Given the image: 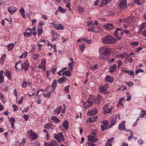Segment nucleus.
Returning a JSON list of instances; mask_svg holds the SVG:
<instances>
[{
	"mask_svg": "<svg viewBox=\"0 0 146 146\" xmlns=\"http://www.w3.org/2000/svg\"><path fill=\"white\" fill-rule=\"evenodd\" d=\"M116 40L111 36H107L104 38L102 39V41L103 43L106 44H108L111 43L115 42Z\"/></svg>",
	"mask_w": 146,
	"mask_h": 146,
	"instance_id": "2",
	"label": "nucleus"
},
{
	"mask_svg": "<svg viewBox=\"0 0 146 146\" xmlns=\"http://www.w3.org/2000/svg\"><path fill=\"white\" fill-rule=\"evenodd\" d=\"M42 31L43 30L42 27H38L37 32L38 35H40L42 34Z\"/></svg>",
	"mask_w": 146,
	"mask_h": 146,
	"instance_id": "33",
	"label": "nucleus"
},
{
	"mask_svg": "<svg viewBox=\"0 0 146 146\" xmlns=\"http://www.w3.org/2000/svg\"><path fill=\"white\" fill-rule=\"evenodd\" d=\"M58 145L56 141L53 140L49 143L45 142L44 144V146H57Z\"/></svg>",
	"mask_w": 146,
	"mask_h": 146,
	"instance_id": "11",
	"label": "nucleus"
},
{
	"mask_svg": "<svg viewBox=\"0 0 146 146\" xmlns=\"http://www.w3.org/2000/svg\"><path fill=\"white\" fill-rule=\"evenodd\" d=\"M51 35L52 41H55L56 40L59 38L60 36V35L54 30L51 31Z\"/></svg>",
	"mask_w": 146,
	"mask_h": 146,
	"instance_id": "7",
	"label": "nucleus"
},
{
	"mask_svg": "<svg viewBox=\"0 0 146 146\" xmlns=\"http://www.w3.org/2000/svg\"><path fill=\"white\" fill-rule=\"evenodd\" d=\"M145 114H146V111L142 110L140 113L139 117L140 118L143 117Z\"/></svg>",
	"mask_w": 146,
	"mask_h": 146,
	"instance_id": "36",
	"label": "nucleus"
},
{
	"mask_svg": "<svg viewBox=\"0 0 146 146\" xmlns=\"http://www.w3.org/2000/svg\"><path fill=\"white\" fill-rule=\"evenodd\" d=\"M22 86L23 87L25 88L27 86V83L25 81H23L22 83Z\"/></svg>",
	"mask_w": 146,
	"mask_h": 146,
	"instance_id": "62",
	"label": "nucleus"
},
{
	"mask_svg": "<svg viewBox=\"0 0 146 146\" xmlns=\"http://www.w3.org/2000/svg\"><path fill=\"white\" fill-rule=\"evenodd\" d=\"M97 118L98 116L92 117H90L89 119H87V122H88L91 123L94 122L96 121Z\"/></svg>",
	"mask_w": 146,
	"mask_h": 146,
	"instance_id": "25",
	"label": "nucleus"
},
{
	"mask_svg": "<svg viewBox=\"0 0 146 146\" xmlns=\"http://www.w3.org/2000/svg\"><path fill=\"white\" fill-rule=\"evenodd\" d=\"M23 34L24 36L26 37H27L29 36H31V33L30 32H25Z\"/></svg>",
	"mask_w": 146,
	"mask_h": 146,
	"instance_id": "49",
	"label": "nucleus"
},
{
	"mask_svg": "<svg viewBox=\"0 0 146 146\" xmlns=\"http://www.w3.org/2000/svg\"><path fill=\"white\" fill-rule=\"evenodd\" d=\"M125 121H123L118 126V129L121 131H124L125 129Z\"/></svg>",
	"mask_w": 146,
	"mask_h": 146,
	"instance_id": "17",
	"label": "nucleus"
},
{
	"mask_svg": "<svg viewBox=\"0 0 146 146\" xmlns=\"http://www.w3.org/2000/svg\"><path fill=\"white\" fill-rule=\"evenodd\" d=\"M67 80V78H59L58 80V82L59 84H61L64 82L66 81Z\"/></svg>",
	"mask_w": 146,
	"mask_h": 146,
	"instance_id": "30",
	"label": "nucleus"
},
{
	"mask_svg": "<svg viewBox=\"0 0 146 146\" xmlns=\"http://www.w3.org/2000/svg\"><path fill=\"white\" fill-rule=\"evenodd\" d=\"M79 48L82 52L84 50L85 48V43H82L79 46Z\"/></svg>",
	"mask_w": 146,
	"mask_h": 146,
	"instance_id": "34",
	"label": "nucleus"
},
{
	"mask_svg": "<svg viewBox=\"0 0 146 146\" xmlns=\"http://www.w3.org/2000/svg\"><path fill=\"white\" fill-rule=\"evenodd\" d=\"M114 139V138L113 137H112L111 138L109 139L107 141V142L108 143H111L112 142V141H113V140Z\"/></svg>",
	"mask_w": 146,
	"mask_h": 146,
	"instance_id": "64",
	"label": "nucleus"
},
{
	"mask_svg": "<svg viewBox=\"0 0 146 146\" xmlns=\"http://www.w3.org/2000/svg\"><path fill=\"white\" fill-rule=\"evenodd\" d=\"M9 120L11 122V124L14 123V122L15 121V120L14 118L13 117H11L9 119Z\"/></svg>",
	"mask_w": 146,
	"mask_h": 146,
	"instance_id": "59",
	"label": "nucleus"
},
{
	"mask_svg": "<svg viewBox=\"0 0 146 146\" xmlns=\"http://www.w3.org/2000/svg\"><path fill=\"white\" fill-rule=\"evenodd\" d=\"M98 112L96 108H94L92 110H89L87 113L88 116H93L96 115Z\"/></svg>",
	"mask_w": 146,
	"mask_h": 146,
	"instance_id": "13",
	"label": "nucleus"
},
{
	"mask_svg": "<svg viewBox=\"0 0 146 146\" xmlns=\"http://www.w3.org/2000/svg\"><path fill=\"white\" fill-rule=\"evenodd\" d=\"M78 12L81 14H82L84 12L83 9L81 6H79L78 7Z\"/></svg>",
	"mask_w": 146,
	"mask_h": 146,
	"instance_id": "42",
	"label": "nucleus"
},
{
	"mask_svg": "<svg viewBox=\"0 0 146 146\" xmlns=\"http://www.w3.org/2000/svg\"><path fill=\"white\" fill-rule=\"evenodd\" d=\"M63 127L66 130H67L68 127V122L66 120L64 121L62 123Z\"/></svg>",
	"mask_w": 146,
	"mask_h": 146,
	"instance_id": "27",
	"label": "nucleus"
},
{
	"mask_svg": "<svg viewBox=\"0 0 146 146\" xmlns=\"http://www.w3.org/2000/svg\"><path fill=\"white\" fill-rule=\"evenodd\" d=\"M23 117L25 119V120L27 121L29 119V116L28 115L25 114L23 115Z\"/></svg>",
	"mask_w": 146,
	"mask_h": 146,
	"instance_id": "51",
	"label": "nucleus"
},
{
	"mask_svg": "<svg viewBox=\"0 0 146 146\" xmlns=\"http://www.w3.org/2000/svg\"><path fill=\"white\" fill-rule=\"evenodd\" d=\"M145 25H146V24L145 23H143L141 24L139 28V31H141L142 30L144 29Z\"/></svg>",
	"mask_w": 146,
	"mask_h": 146,
	"instance_id": "38",
	"label": "nucleus"
},
{
	"mask_svg": "<svg viewBox=\"0 0 146 146\" xmlns=\"http://www.w3.org/2000/svg\"><path fill=\"white\" fill-rule=\"evenodd\" d=\"M17 10V8L14 6L9 7L8 9L9 12L12 14L14 13Z\"/></svg>",
	"mask_w": 146,
	"mask_h": 146,
	"instance_id": "15",
	"label": "nucleus"
},
{
	"mask_svg": "<svg viewBox=\"0 0 146 146\" xmlns=\"http://www.w3.org/2000/svg\"><path fill=\"white\" fill-rule=\"evenodd\" d=\"M121 70L125 73L129 74L131 76H133L134 75V73L133 71H129L124 70L123 68H121Z\"/></svg>",
	"mask_w": 146,
	"mask_h": 146,
	"instance_id": "20",
	"label": "nucleus"
},
{
	"mask_svg": "<svg viewBox=\"0 0 146 146\" xmlns=\"http://www.w3.org/2000/svg\"><path fill=\"white\" fill-rule=\"evenodd\" d=\"M51 119L55 122L59 123L60 122V119L56 116H54L51 117Z\"/></svg>",
	"mask_w": 146,
	"mask_h": 146,
	"instance_id": "32",
	"label": "nucleus"
},
{
	"mask_svg": "<svg viewBox=\"0 0 146 146\" xmlns=\"http://www.w3.org/2000/svg\"><path fill=\"white\" fill-rule=\"evenodd\" d=\"M131 45L133 46H137L138 45V42H133L131 43Z\"/></svg>",
	"mask_w": 146,
	"mask_h": 146,
	"instance_id": "57",
	"label": "nucleus"
},
{
	"mask_svg": "<svg viewBox=\"0 0 146 146\" xmlns=\"http://www.w3.org/2000/svg\"><path fill=\"white\" fill-rule=\"evenodd\" d=\"M82 40L84 41L85 42L88 44H91L92 43V40L91 39H87L85 38H83Z\"/></svg>",
	"mask_w": 146,
	"mask_h": 146,
	"instance_id": "43",
	"label": "nucleus"
},
{
	"mask_svg": "<svg viewBox=\"0 0 146 146\" xmlns=\"http://www.w3.org/2000/svg\"><path fill=\"white\" fill-rule=\"evenodd\" d=\"M98 132V130L96 129H92V132L93 135L94 136H96V133Z\"/></svg>",
	"mask_w": 146,
	"mask_h": 146,
	"instance_id": "46",
	"label": "nucleus"
},
{
	"mask_svg": "<svg viewBox=\"0 0 146 146\" xmlns=\"http://www.w3.org/2000/svg\"><path fill=\"white\" fill-rule=\"evenodd\" d=\"M126 94L127 95V97L126 99L127 100H130L131 98V95L129 94L128 92H127Z\"/></svg>",
	"mask_w": 146,
	"mask_h": 146,
	"instance_id": "54",
	"label": "nucleus"
},
{
	"mask_svg": "<svg viewBox=\"0 0 146 146\" xmlns=\"http://www.w3.org/2000/svg\"><path fill=\"white\" fill-rule=\"evenodd\" d=\"M111 0H102L101 2L100 7H102L104 5L110 3Z\"/></svg>",
	"mask_w": 146,
	"mask_h": 146,
	"instance_id": "21",
	"label": "nucleus"
},
{
	"mask_svg": "<svg viewBox=\"0 0 146 146\" xmlns=\"http://www.w3.org/2000/svg\"><path fill=\"white\" fill-rule=\"evenodd\" d=\"M96 136L94 135H89L88 136V140L90 142L93 143L96 142L98 141V139L96 138Z\"/></svg>",
	"mask_w": 146,
	"mask_h": 146,
	"instance_id": "10",
	"label": "nucleus"
},
{
	"mask_svg": "<svg viewBox=\"0 0 146 146\" xmlns=\"http://www.w3.org/2000/svg\"><path fill=\"white\" fill-rule=\"evenodd\" d=\"M58 9L62 13H65L66 12V9H63L60 6L58 7Z\"/></svg>",
	"mask_w": 146,
	"mask_h": 146,
	"instance_id": "40",
	"label": "nucleus"
},
{
	"mask_svg": "<svg viewBox=\"0 0 146 146\" xmlns=\"http://www.w3.org/2000/svg\"><path fill=\"white\" fill-rule=\"evenodd\" d=\"M117 121V116L116 115H113L111 117V119L110 120V123L111 124V125L110 127L114 125L116 123Z\"/></svg>",
	"mask_w": 146,
	"mask_h": 146,
	"instance_id": "8",
	"label": "nucleus"
},
{
	"mask_svg": "<svg viewBox=\"0 0 146 146\" xmlns=\"http://www.w3.org/2000/svg\"><path fill=\"white\" fill-rule=\"evenodd\" d=\"M104 27L105 29L108 30H112L114 28L113 25L111 23H107L105 24Z\"/></svg>",
	"mask_w": 146,
	"mask_h": 146,
	"instance_id": "14",
	"label": "nucleus"
},
{
	"mask_svg": "<svg viewBox=\"0 0 146 146\" xmlns=\"http://www.w3.org/2000/svg\"><path fill=\"white\" fill-rule=\"evenodd\" d=\"M123 32L127 34H129L131 33L130 31L129 30H127V29H125L123 30Z\"/></svg>",
	"mask_w": 146,
	"mask_h": 146,
	"instance_id": "60",
	"label": "nucleus"
},
{
	"mask_svg": "<svg viewBox=\"0 0 146 146\" xmlns=\"http://www.w3.org/2000/svg\"><path fill=\"white\" fill-rule=\"evenodd\" d=\"M100 92L101 93L104 94H107L108 92L107 90L104 88V87H102L100 89Z\"/></svg>",
	"mask_w": 146,
	"mask_h": 146,
	"instance_id": "37",
	"label": "nucleus"
},
{
	"mask_svg": "<svg viewBox=\"0 0 146 146\" xmlns=\"http://www.w3.org/2000/svg\"><path fill=\"white\" fill-rule=\"evenodd\" d=\"M62 108L61 106H59L56 108V109L54 111V114H58L60 112V111Z\"/></svg>",
	"mask_w": 146,
	"mask_h": 146,
	"instance_id": "23",
	"label": "nucleus"
},
{
	"mask_svg": "<svg viewBox=\"0 0 146 146\" xmlns=\"http://www.w3.org/2000/svg\"><path fill=\"white\" fill-rule=\"evenodd\" d=\"M12 107L14 109L13 110L14 111H17L18 110V108L17 107V105L14 104L13 106Z\"/></svg>",
	"mask_w": 146,
	"mask_h": 146,
	"instance_id": "52",
	"label": "nucleus"
},
{
	"mask_svg": "<svg viewBox=\"0 0 146 146\" xmlns=\"http://www.w3.org/2000/svg\"><path fill=\"white\" fill-rule=\"evenodd\" d=\"M63 75L68 77L70 76L71 75V73L69 71H66L63 73Z\"/></svg>",
	"mask_w": 146,
	"mask_h": 146,
	"instance_id": "39",
	"label": "nucleus"
},
{
	"mask_svg": "<svg viewBox=\"0 0 146 146\" xmlns=\"http://www.w3.org/2000/svg\"><path fill=\"white\" fill-rule=\"evenodd\" d=\"M43 90L42 89L41 90H38V91L37 92V96H38V94H40V95L42 94L43 93Z\"/></svg>",
	"mask_w": 146,
	"mask_h": 146,
	"instance_id": "58",
	"label": "nucleus"
},
{
	"mask_svg": "<svg viewBox=\"0 0 146 146\" xmlns=\"http://www.w3.org/2000/svg\"><path fill=\"white\" fill-rule=\"evenodd\" d=\"M74 62H70L68 64V66L69 68V69L72 71L73 69V66L74 65Z\"/></svg>",
	"mask_w": 146,
	"mask_h": 146,
	"instance_id": "41",
	"label": "nucleus"
},
{
	"mask_svg": "<svg viewBox=\"0 0 146 146\" xmlns=\"http://www.w3.org/2000/svg\"><path fill=\"white\" fill-rule=\"evenodd\" d=\"M28 134L29 135V137L32 140H34L36 139L37 138V134L32 131V130H30L28 132Z\"/></svg>",
	"mask_w": 146,
	"mask_h": 146,
	"instance_id": "5",
	"label": "nucleus"
},
{
	"mask_svg": "<svg viewBox=\"0 0 146 146\" xmlns=\"http://www.w3.org/2000/svg\"><path fill=\"white\" fill-rule=\"evenodd\" d=\"M4 74L5 76H7L8 78L10 80L11 78V73L9 70L6 71L4 73Z\"/></svg>",
	"mask_w": 146,
	"mask_h": 146,
	"instance_id": "26",
	"label": "nucleus"
},
{
	"mask_svg": "<svg viewBox=\"0 0 146 146\" xmlns=\"http://www.w3.org/2000/svg\"><path fill=\"white\" fill-rule=\"evenodd\" d=\"M14 44L13 43L9 44L7 45V47H8V50L9 51L11 50L14 46Z\"/></svg>",
	"mask_w": 146,
	"mask_h": 146,
	"instance_id": "29",
	"label": "nucleus"
},
{
	"mask_svg": "<svg viewBox=\"0 0 146 146\" xmlns=\"http://www.w3.org/2000/svg\"><path fill=\"white\" fill-rule=\"evenodd\" d=\"M114 33L116 38L119 40L121 39L123 34L122 29L119 28H117Z\"/></svg>",
	"mask_w": 146,
	"mask_h": 146,
	"instance_id": "4",
	"label": "nucleus"
},
{
	"mask_svg": "<svg viewBox=\"0 0 146 146\" xmlns=\"http://www.w3.org/2000/svg\"><path fill=\"white\" fill-rule=\"evenodd\" d=\"M101 123L102 124V125H105L107 126L108 124V121L105 120L102 121Z\"/></svg>",
	"mask_w": 146,
	"mask_h": 146,
	"instance_id": "53",
	"label": "nucleus"
},
{
	"mask_svg": "<svg viewBox=\"0 0 146 146\" xmlns=\"http://www.w3.org/2000/svg\"><path fill=\"white\" fill-rule=\"evenodd\" d=\"M118 67H119L122 64V62L121 60H119L117 62Z\"/></svg>",
	"mask_w": 146,
	"mask_h": 146,
	"instance_id": "61",
	"label": "nucleus"
},
{
	"mask_svg": "<svg viewBox=\"0 0 146 146\" xmlns=\"http://www.w3.org/2000/svg\"><path fill=\"white\" fill-rule=\"evenodd\" d=\"M144 72V71L143 70L141 69H139L137 70L135 72V74L136 75H137V74L139 73V72Z\"/></svg>",
	"mask_w": 146,
	"mask_h": 146,
	"instance_id": "48",
	"label": "nucleus"
},
{
	"mask_svg": "<svg viewBox=\"0 0 146 146\" xmlns=\"http://www.w3.org/2000/svg\"><path fill=\"white\" fill-rule=\"evenodd\" d=\"M126 3L127 1L126 0H121L119 4V6L120 8L124 9L127 7V6L126 4Z\"/></svg>",
	"mask_w": 146,
	"mask_h": 146,
	"instance_id": "12",
	"label": "nucleus"
},
{
	"mask_svg": "<svg viewBox=\"0 0 146 146\" xmlns=\"http://www.w3.org/2000/svg\"><path fill=\"white\" fill-rule=\"evenodd\" d=\"M52 92V91H51V90L48 93H47L46 95L45 96V97H46L47 98H49L50 96L51 93Z\"/></svg>",
	"mask_w": 146,
	"mask_h": 146,
	"instance_id": "55",
	"label": "nucleus"
},
{
	"mask_svg": "<svg viewBox=\"0 0 146 146\" xmlns=\"http://www.w3.org/2000/svg\"><path fill=\"white\" fill-rule=\"evenodd\" d=\"M19 12L21 14V15L23 18L25 17V11L23 7H21L19 11Z\"/></svg>",
	"mask_w": 146,
	"mask_h": 146,
	"instance_id": "31",
	"label": "nucleus"
},
{
	"mask_svg": "<svg viewBox=\"0 0 146 146\" xmlns=\"http://www.w3.org/2000/svg\"><path fill=\"white\" fill-rule=\"evenodd\" d=\"M108 128L107 126L105 125H101V129L102 131H104L106 130Z\"/></svg>",
	"mask_w": 146,
	"mask_h": 146,
	"instance_id": "45",
	"label": "nucleus"
},
{
	"mask_svg": "<svg viewBox=\"0 0 146 146\" xmlns=\"http://www.w3.org/2000/svg\"><path fill=\"white\" fill-rule=\"evenodd\" d=\"M3 71L1 70L0 71V83H2L4 80V77L3 76Z\"/></svg>",
	"mask_w": 146,
	"mask_h": 146,
	"instance_id": "28",
	"label": "nucleus"
},
{
	"mask_svg": "<svg viewBox=\"0 0 146 146\" xmlns=\"http://www.w3.org/2000/svg\"><path fill=\"white\" fill-rule=\"evenodd\" d=\"M114 78L111 76L107 75L105 78L106 81L109 82H112L113 81Z\"/></svg>",
	"mask_w": 146,
	"mask_h": 146,
	"instance_id": "22",
	"label": "nucleus"
},
{
	"mask_svg": "<svg viewBox=\"0 0 146 146\" xmlns=\"http://www.w3.org/2000/svg\"><path fill=\"white\" fill-rule=\"evenodd\" d=\"M54 28L58 30H62L65 29V27L60 24H55Z\"/></svg>",
	"mask_w": 146,
	"mask_h": 146,
	"instance_id": "18",
	"label": "nucleus"
},
{
	"mask_svg": "<svg viewBox=\"0 0 146 146\" xmlns=\"http://www.w3.org/2000/svg\"><path fill=\"white\" fill-rule=\"evenodd\" d=\"M108 104H107L106 105L104 106L103 107V108L104 109L103 111L104 114L110 113L112 111L113 108L111 107V108H110L109 107Z\"/></svg>",
	"mask_w": 146,
	"mask_h": 146,
	"instance_id": "9",
	"label": "nucleus"
},
{
	"mask_svg": "<svg viewBox=\"0 0 146 146\" xmlns=\"http://www.w3.org/2000/svg\"><path fill=\"white\" fill-rule=\"evenodd\" d=\"M116 65L114 64L111 65L110 67L109 68V71L110 73H113L115 72L116 70Z\"/></svg>",
	"mask_w": 146,
	"mask_h": 146,
	"instance_id": "19",
	"label": "nucleus"
},
{
	"mask_svg": "<svg viewBox=\"0 0 146 146\" xmlns=\"http://www.w3.org/2000/svg\"><path fill=\"white\" fill-rule=\"evenodd\" d=\"M70 86L69 85L67 86L64 89V91L66 93H68L69 92Z\"/></svg>",
	"mask_w": 146,
	"mask_h": 146,
	"instance_id": "56",
	"label": "nucleus"
},
{
	"mask_svg": "<svg viewBox=\"0 0 146 146\" xmlns=\"http://www.w3.org/2000/svg\"><path fill=\"white\" fill-rule=\"evenodd\" d=\"M29 109V107H26L22 111L23 113H26L27 111Z\"/></svg>",
	"mask_w": 146,
	"mask_h": 146,
	"instance_id": "63",
	"label": "nucleus"
},
{
	"mask_svg": "<svg viewBox=\"0 0 146 146\" xmlns=\"http://www.w3.org/2000/svg\"><path fill=\"white\" fill-rule=\"evenodd\" d=\"M56 80L55 79H54L51 85V87L52 88V89L51 90V91L53 92L56 89L57 84Z\"/></svg>",
	"mask_w": 146,
	"mask_h": 146,
	"instance_id": "24",
	"label": "nucleus"
},
{
	"mask_svg": "<svg viewBox=\"0 0 146 146\" xmlns=\"http://www.w3.org/2000/svg\"><path fill=\"white\" fill-rule=\"evenodd\" d=\"M99 54L100 58L106 60L110 54V49L107 46H102L99 49Z\"/></svg>",
	"mask_w": 146,
	"mask_h": 146,
	"instance_id": "1",
	"label": "nucleus"
},
{
	"mask_svg": "<svg viewBox=\"0 0 146 146\" xmlns=\"http://www.w3.org/2000/svg\"><path fill=\"white\" fill-rule=\"evenodd\" d=\"M125 83L128 86H131L134 85V84L131 81L127 82Z\"/></svg>",
	"mask_w": 146,
	"mask_h": 146,
	"instance_id": "47",
	"label": "nucleus"
},
{
	"mask_svg": "<svg viewBox=\"0 0 146 146\" xmlns=\"http://www.w3.org/2000/svg\"><path fill=\"white\" fill-rule=\"evenodd\" d=\"M94 27L93 26H92L88 28V30L89 31H93L96 32V30H95V29H94Z\"/></svg>",
	"mask_w": 146,
	"mask_h": 146,
	"instance_id": "50",
	"label": "nucleus"
},
{
	"mask_svg": "<svg viewBox=\"0 0 146 146\" xmlns=\"http://www.w3.org/2000/svg\"><path fill=\"white\" fill-rule=\"evenodd\" d=\"M57 67L56 65H54L52 68L51 71L53 73V74H54L55 72L56 71Z\"/></svg>",
	"mask_w": 146,
	"mask_h": 146,
	"instance_id": "44",
	"label": "nucleus"
},
{
	"mask_svg": "<svg viewBox=\"0 0 146 146\" xmlns=\"http://www.w3.org/2000/svg\"><path fill=\"white\" fill-rule=\"evenodd\" d=\"M21 69H19V70L21 69H23L25 71L28 70V68L29 66V64L27 60L23 62V63H21Z\"/></svg>",
	"mask_w": 146,
	"mask_h": 146,
	"instance_id": "6",
	"label": "nucleus"
},
{
	"mask_svg": "<svg viewBox=\"0 0 146 146\" xmlns=\"http://www.w3.org/2000/svg\"><path fill=\"white\" fill-rule=\"evenodd\" d=\"M84 105V108L86 109L90 107L92 105V102L90 101H82Z\"/></svg>",
	"mask_w": 146,
	"mask_h": 146,
	"instance_id": "16",
	"label": "nucleus"
},
{
	"mask_svg": "<svg viewBox=\"0 0 146 146\" xmlns=\"http://www.w3.org/2000/svg\"><path fill=\"white\" fill-rule=\"evenodd\" d=\"M52 124L50 123H48V124H45L44 126V127L47 129H50V128L52 127Z\"/></svg>",
	"mask_w": 146,
	"mask_h": 146,
	"instance_id": "35",
	"label": "nucleus"
},
{
	"mask_svg": "<svg viewBox=\"0 0 146 146\" xmlns=\"http://www.w3.org/2000/svg\"><path fill=\"white\" fill-rule=\"evenodd\" d=\"M53 137L54 139H56L58 141L60 142L64 141V138L62 133L59 132L57 134H53Z\"/></svg>",
	"mask_w": 146,
	"mask_h": 146,
	"instance_id": "3",
	"label": "nucleus"
}]
</instances>
